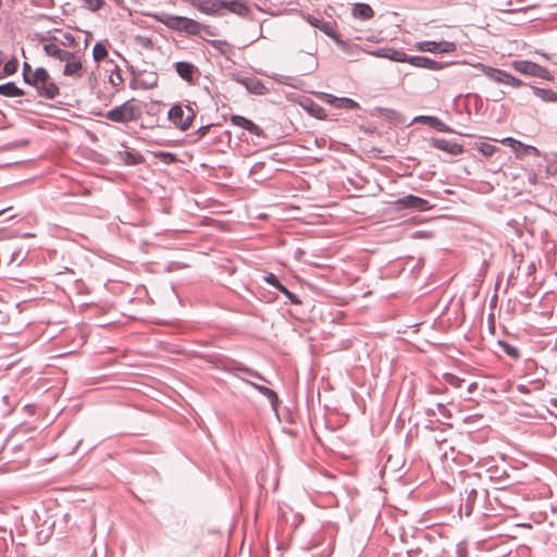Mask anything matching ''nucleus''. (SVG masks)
<instances>
[{"label": "nucleus", "mask_w": 557, "mask_h": 557, "mask_svg": "<svg viewBox=\"0 0 557 557\" xmlns=\"http://www.w3.org/2000/svg\"><path fill=\"white\" fill-rule=\"evenodd\" d=\"M143 14L152 17L153 20L162 23L172 30L185 33L191 36L199 35L201 29L203 28V25L201 23L185 16L152 12H147Z\"/></svg>", "instance_id": "f257e3e1"}, {"label": "nucleus", "mask_w": 557, "mask_h": 557, "mask_svg": "<svg viewBox=\"0 0 557 557\" xmlns=\"http://www.w3.org/2000/svg\"><path fill=\"white\" fill-rule=\"evenodd\" d=\"M141 115L143 108L140 103L131 99L107 111L103 116L111 122L126 124L138 121Z\"/></svg>", "instance_id": "f03ea898"}, {"label": "nucleus", "mask_w": 557, "mask_h": 557, "mask_svg": "<svg viewBox=\"0 0 557 557\" xmlns=\"http://www.w3.org/2000/svg\"><path fill=\"white\" fill-rule=\"evenodd\" d=\"M40 97L46 99H54L59 95L58 85L51 79L48 71L45 67H37L33 74L30 82Z\"/></svg>", "instance_id": "7ed1b4c3"}, {"label": "nucleus", "mask_w": 557, "mask_h": 557, "mask_svg": "<svg viewBox=\"0 0 557 557\" xmlns=\"http://www.w3.org/2000/svg\"><path fill=\"white\" fill-rule=\"evenodd\" d=\"M169 120L181 131H186L190 127L195 112L190 107L185 109L182 106H173L168 113Z\"/></svg>", "instance_id": "20e7f679"}, {"label": "nucleus", "mask_w": 557, "mask_h": 557, "mask_svg": "<svg viewBox=\"0 0 557 557\" xmlns=\"http://www.w3.org/2000/svg\"><path fill=\"white\" fill-rule=\"evenodd\" d=\"M475 66L480 69L486 77L496 83L510 85L512 87H520L522 85V82L519 78L512 76L510 73L504 70L491 67L482 63H479Z\"/></svg>", "instance_id": "39448f33"}, {"label": "nucleus", "mask_w": 557, "mask_h": 557, "mask_svg": "<svg viewBox=\"0 0 557 557\" xmlns=\"http://www.w3.org/2000/svg\"><path fill=\"white\" fill-rule=\"evenodd\" d=\"M511 66L513 70L521 74H527L548 81L553 79L547 69L528 60H515L511 62Z\"/></svg>", "instance_id": "423d86ee"}, {"label": "nucleus", "mask_w": 557, "mask_h": 557, "mask_svg": "<svg viewBox=\"0 0 557 557\" xmlns=\"http://www.w3.org/2000/svg\"><path fill=\"white\" fill-rule=\"evenodd\" d=\"M133 78L129 83L132 89H151L158 85V74L152 71H132Z\"/></svg>", "instance_id": "0eeeda50"}, {"label": "nucleus", "mask_w": 557, "mask_h": 557, "mask_svg": "<svg viewBox=\"0 0 557 557\" xmlns=\"http://www.w3.org/2000/svg\"><path fill=\"white\" fill-rule=\"evenodd\" d=\"M190 4L201 13L208 15L222 14L223 0H191Z\"/></svg>", "instance_id": "6e6552de"}, {"label": "nucleus", "mask_w": 557, "mask_h": 557, "mask_svg": "<svg viewBox=\"0 0 557 557\" xmlns=\"http://www.w3.org/2000/svg\"><path fill=\"white\" fill-rule=\"evenodd\" d=\"M408 63L420 69L440 71L449 65L448 62H440L423 55H409Z\"/></svg>", "instance_id": "1a4fd4ad"}, {"label": "nucleus", "mask_w": 557, "mask_h": 557, "mask_svg": "<svg viewBox=\"0 0 557 557\" xmlns=\"http://www.w3.org/2000/svg\"><path fill=\"white\" fill-rule=\"evenodd\" d=\"M369 53L371 55H374L377 58H384V59H388L394 62H401V63H405V62L408 63V59H409V55L405 51L397 50V49L389 48V47L379 48L376 50L370 51Z\"/></svg>", "instance_id": "9d476101"}, {"label": "nucleus", "mask_w": 557, "mask_h": 557, "mask_svg": "<svg viewBox=\"0 0 557 557\" xmlns=\"http://www.w3.org/2000/svg\"><path fill=\"white\" fill-rule=\"evenodd\" d=\"M317 96L322 101H324L329 104H332L336 108L356 109L359 107V104L350 98L335 97V96H333L331 94H326V92H317Z\"/></svg>", "instance_id": "9b49d317"}, {"label": "nucleus", "mask_w": 557, "mask_h": 557, "mask_svg": "<svg viewBox=\"0 0 557 557\" xmlns=\"http://www.w3.org/2000/svg\"><path fill=\"white\" fill-rule=\"evenodd\" d=\"M44 51L47 55L52 57L62 62H64L69 58H73V52L62 49L60 45L57 42V38H53L52 41L45 44Z\"/></svg>", "instance_id": "f8f14e48"}, {"label": "nucleus", "mask_w": 557, "mask_h": 557, "mask_svg": "<svg viewBox=\"0 0 557 557\" xmlns=\"http://www.w3.org/2000/svg\"><path fill=\"white\" fill-rule=\"evenodd\" d=\"M306 21L312 27L320 29L321 32H323L330 38L335 39L337 42H339V40L337 39V34L335 32V28H334V26H333V24L331 22H327V21H324V20H320V18H318L315 16H312V15H307L306 16Z\"/></svg>", "instance_id": "ddd939ff"}, {"label": "nucleus", "mask_w": 557, "mask_h": 557, "mask_svg": "<svg viewBox=\"0 0 557 557\" xmlns=\"http://www.w3.org/2000/svg\"><path fill=\"white\" fill-rule=\"evenodd\" d=\"M432 147L443 150L450 156H458L462 152L463 148L460 144L444 139V138H433L431 140Z\"/></svg>", "instance_id": "4468645a"}, {"label": "nucleus", "mask_w": 557, "mask_h": 557, "mask_svg": "<svg viewBox=\"0 0 557 557\" xmlns=\"http://www.w3.org/2000/svg\"><path fill=\"white\" fill-rule=\"evenodd\" d=\"M231 122L233 125L242 127L252 135H256L258 137L263 135V131L259 125L242 115H232Z\"/></svg>", "instance_id": "2eb2a0df"}, {"label": "nucleus", "mask_w": 557, "mask_h": 557, "mask_svg": "<svg viewBox=\"0 0 557 557\" xmlns=\"http://www.w3.org/2000/svg\"><path fill=\"white\" fill-rule=\"evenodd\" d=\"M65 65L63 69L64 76H71L75 78H81L83 76V64L78 57L73 53V58H69L64 61Z\"/></svg>", "instance_id": "dca6fc26"}, {"label": "nucleus", "mask_w": 557, "mask_h": 557, "mask_svg": "<svg viewBox=\"0 0 557 557\" xmlns=\"http://www.w3.org/2000/svg\"><path fill=\"white\" fill-rule=\"evenodd\" d=\"M238 82L246 87V89L255 95H264L268 92V88L264 86L262 81L255 76H245L238 79Z\"/></svg>", "instance_id": "f3484780"}, {"label": "nucleus", "mask_w": 557, "mask_h": 557, "mask_svg": "<svg viewBox=\"0 0 557 557\" xmlns=\"http://www.w3.org/2000/svg\"><path fill=\"white\" fill-rule=\"evenodd\" d=\"M174 67L178 76L189 83L193 82V77L197 73V67L190 62L178 61Z\"/></svg>", "instance_id": "a211bd4d"}, {"label": "nucleus", "mask_w": 557, "mask_h": 557, "mask_svg": "<svg viewBox=\"0 0 557 557\" xmlns=\"http://www.w3.org/2000/svg\"><path fill=\"white\" fill-rule=\"evenodd\" d=\"M223 10H227L239 16H246L249 8L244 0H223Z\"/></svg>", "instance_id": "6ab92c4d"}, {"label": "nucleus", "mask_w": 557, "mask_h": 557, "mask_svg": "<svg viewBox=\"0 0 557 557\" xmlns=\"http://www.w3.org/2000/svg\"><path fill=\"white\" fill-rule=\"evenodd\" d=\"M302 107L311 116L317 117L319 120H324L327 116L325 110L311 99H307L302 103Z\"/></svg>", "instance_id": "aec40b11"}, {"label": "nucleus", "mask_w": 557, "mask_h": 557, "mask_svg": "<svg viewBox=\"0 0 557 557\" xmlns=\"http://www.w3.org/2000/svg\"><path fill=\"white\" fill-rule=\"evenodd\" d=\"M532 92L535 97L540 98L544 102H557V92L550 88L532 86Z\"/></svg>", "instance_id": "412c9836"}, {"label": "nucleus", "mask_w": 557, "mask_h": 557, "mask_svg": "<svg viewBox=\"0 0 557 557\" xmlns=\"http://www.w3.org/2000/svg\"><path fill=\"white\" fill-rule=\"evenodd\" d=\"M398 203L406 208L425 209L428 201L413 195H408L398 200Z\"/></svg>", "instance_id": "4be33fe9"}, {"label": "nucleus", "mask_w": 557, "mask_h": 557, "mask_svg": "<svg viewBox=\"0 0 557 557\" xmlns=\"http://www.w3.org/2000/svg\"><path fill=\"white\" fill-rule=\"evenodd\" d=\"M0 95L4 97H22L25 95L24 90L17 87L13 82H8L0 85Z\"/></svg>", "instance_id": "5701e85b"}, {"label": "nucleus", "mask_w": 557, "mask_h": 557, "mask_svg": "<svg viewBox=\"0 0 557 557\" xmlns=\"http://www.w3.org/2000/svg\"><path fill=\"white\" fill-rule=\"evenodd\" d=\"M373 14L372 8L367 3H356L352 8V15L361 20H369Z\"/></svg>", "instance_id": "b1692460"}, {"label": "nucleus", "mask_w": 557, "mask_h": 557, "mask_svg": "<svg viewBox=\"0 0 557 557\" xmlns=\"http://www.w3.org/2000/svg\"><path fill=\"white\" fill-rule=\"evenodd\" d=\"M478 492L476 490L472 488L468 492L466 499L460 506V511H465V515L469 517L474 508V504L476 500Z\"/></svg>", "instance_id": "393cba45"}, {"label": "nucleus", "mask_w": 557, "mask_h": 557, "mask_svg": "<svg viewBox=\"0 0 557 557\" xmlns=\"http://www.w3.org/2000/svg\"><path fill=\"white\" fill-rule=\"evenodd\" d=\"M419 119H425V123L431 126L432 128H435L436 131L444 132V133H453V129L444 124L438 117L431 116V115H420Z\"/></svg>", "instance_id": "a878e982"}, {"label": "nucleus", "mask_w": 557, "mask_h": 557, "mask_svg": "<svg viewBox=\"0 0 557 557\" xmlns=\"http://www.w3.org/2000/svg\"><path fill=\"white\" fill-rule=\"evenodd\" d=\"M107 55H108L107 45L101 41L95 44V46L92 48V58H94L95 62L102 61Z\"/></svg>", "instance_id": "bb28decb"}, {"label": "nucleus", "mask_w": 557, "mask_h": 557, "mask_svg": "<svg viewBox=\"0 0 557 557\" xmlns=\"http://www.w3.org/2000/svg\"><path fill=\"white\" fill-rule=\"evenodd\" d=\"M437 44H438V41H431V40L419 41L416 44V48L422 52L437 53Z\"/></svg>", "instance_id": "cd10ccee"}, {"label": "nucleus", "mask_w": 557, "mask_h": 557, "mask_svg": "<svg viewBox=\"0 0 557 557\" xmlns=\"http://www.w3.org/2000/svg\"><path fill=\"white\" fill-rule=\"evenodd\" d=\"M513 150L520 157L528 156V154H534V156L540 154V151L537 148H535L533 146L524 145L523 143H521V147H516Z\"/></svg>", "instance_id": "c85d7f7f"}, {"label": "nucleus", "mask_w": 557, "mask_h": 557, "mask_svg": "<svg viewBox=\"0 0 557 557\" xmlns=\"http://www.w3.org/2000/svg\"><path fill=\"white\" fill-rule=\"evenodd\" d=\"M251 385H252L256 389H258L262 395H264L265 397H268V398L271 400V403H272V404H273L275 400H277V395H276V393H275L273 389H271V388H269V387H267V386H263V385H258V384H256V383H252Z\"/></svg>", "instance_id": "c756f323"}, {"label": "nucleus", "mask_w": 557, "mask_h": 557, "mask_svg": "<svg viewBox=\"0 0 557 557\" xmlns=\"http://www.w3.org/2000/svg\"><path fill=\"white\" fill-rule=\"evenodd\" d=\"M456 44L453 41H438L437 53H450L456 51Z\"/></svg>", "instance_id": "7c9ffc66"}, {"label": "nucleus", "mask_w": 557, "mask_h": 557, "mask_svg": "<svg viewBox=\"0 0 557 557\" xmlns=\"http://www.w3.org/2000/svg\"><path fill=\"white\" fill-rule=\"evenodd\" d=\"M499 346L502 347V350L510 356L511 358H519V351L516 347H513L512 345L508 344L507 342H498Z\"/></svg>", "instance_id": "2f4dec72"}, {"label": "nucleus", "mask_w": 557, "mask_h": 557, "mask_svg": "<svg viewBox=\"0 0 557 557\" xmlns=\"http://www.w3.org/2000/svg\"><path fill=\"white\" fill-rule=\"evenodd\" d=\"M18 67V62L16 59H11L4 63L3 71L7 75H13L16 73Z\"/></svg>", "instance_id": "473e14b6"}, {"label": "nucleus", "mask_w": 557, "mask_h": 557, "mask_svg": "<svg viewBox=\"0 0 557 557\" xmlns=\"http://www.w3.org/2000/svg\"><path fill=\"white\" fill-rule=\"evenodd\" d=\"M109 83L114 87H117L123 83L121 71L117 67L109 76Z\"/></svg>", "instance_id": "72a5a7b5"}, {"label": "nucleus", "mask_w": 557, "mask_h": 557, "mask_svg": "<svg viewBox=\"0 0 557 557\" xmlns=\"http://www.w3.org/2000/svg\"><path fill=\"white\" fill-rule=\"evenodd\" d=\"M84 7L90 11H98L103 5V0H83Z\"/></svg>", "instance_id": "f704fd0d"}, {"label": "nucleus", "mask_w": 557, "mask_h": 557, "mask_svg": "<svg viewBox=\"0 0 557 557\" xmlns=\"http://www.w3.org/2000/svg\"><path fill=\"white\" fill-rule=\"evenodd\" d=\"M156 157L159 158L162 162L170 164L175 161V156L168 151H160L156 153Z\"/></svg>", "instance_id": "c9c22d12"}, {"label": "nucleus", "mask_w": 557, "mask_h": 557, "mask_svg": "<svg viewBox=\"0 0 557 557\" xmlns=\"http://www.w3.org/2000/svg\"><path fill=\"white\" fill-rule=\"evenodd\" d=\"M212 46L215 49H218L219 51H221L223 54H226L227 52L231 51V46L226 41H223V40H213Z\"/></svg>", "instance_id": "e433bc0d"}, {"label": "nucleus", "mask_w": 557, "mask_h": 557, "mask_svg": "<svg viewBox=\"0 0 557 557\" xmlns=\"http://www.w3.org/2000/svg\"><path fill=\"white\" fill-rule=\"evenodd\" d=\"M23 79L26 84H30L32 79H33V72H32V66L27 63V62H24L23 64Z\"/></svg>", "instance_id": "4c0bfd02"}, {"label": "nucleus", "mask_w": 557, "mask_h": 557, "mask_svg": "<svg viewBox=\"0 0 557 557\" xmlns=\"http://www.w3.org/2000/svg\"><path fill=\"white\" fill-rule=\"evenodd\" d=\"M446 382L454 387H460L463 380L454 374H446Z\"/></svg>", "instance_id": "58836bf2"}, {"label": "nucleus", "mask_w": 557, "mask_h": 557, "mask_svg": "<svg viewBox=\"0 0 557 557\" xmlns=\"http://www.w3.org/2000/svg\"><path fill=\"white\" fill-rule=\"evenodd\" d=\"M496 148L492 145H488V144H482L481 148H480V151L486 156V157H491L493 156V153L495 152Z\"/></svg>", "instance_id": "ea45409f"}, {"label": "nucleus", "mask_w": 557, "mask_h": 557, "mask_svg": "<svg viewBox=\"0 0 557 557\" xmlns=\"http://www.w3.org/2000/svg\"><path fill=\"white\" fill-rule=\"evenodd\" d=\"M502 144L507 145V146L511 147L512 149H515L516 147H521V141H519L512 137H506V138L502 139Z\"/></svg>", "instance_id": "a19ab883"}, {"label": "nucleus", "mask_w": 557, "mask_h": 557, "mask_svg": "<svg viewBox=\"0 0 557 557\" xmlns=\"http://www.w3.org/2000/svg\"><path fill=\"white\" fill-rule=\"evenodd\" d=\"M264 281L267 283H269L270 285H272L273 287H276V285H278L281 282L277 280V277L273 274V273H269L265 277H264Z\"/></svg>", "instance_id": "79ce46f5"}, {"label": "nucleus", "mask_w": 557, "mask_h": 557, "mask_svg": "<svg viewBox=\"0 0 557 557\" xmlns=\"http://www.w3.org/2000/svg\"><path fill=\"white\" fill-rule=\"evenodd\" d=\"M127 164H136L138 163V158L132 154L131 152H125V158Z\"/></svg>", "instance_id": "37998d69"}, {"label": "nucleus", "mask_w": 557, "mask_h": 557, "mask_svg": "<svg viewBox=\"0 0 557 557\" xmlns=\"http://www.w3.org/2000/svg\"><path fill=\"white\" fill-rule=\"evenodd\" d=\"M285 296L289 299V301L292 304H295V305H299L300 304L299 298L294 293H292L290 290H288L287 294H285Z\"/></svg>", "instance_id": "c03bdc74"}, {"label": "nucleus", "mask_w": 557, "mask_h": 557, "mask_svg": "<svg viewBox=\"0 0 557 557\" xmlns=\"http://www.w3.org/2000/svg\"><path fill=\"white\" fill-rule=\"evenodd\" d=\"M210 128V125H206V126H201L197 129V134L200 136V137H203L208 131Z\"/></svg>", "instance_id": "a18cd8bd"}, {"label": "nucleus", "mask_w": 557, "mask_h": 557, "mask_svg": "<svg viewBox=\"0 0 557 557\" xmlns=\"http://www.w3.org/2000/svg\"><path fill=\"white\" fill-rule=\"evenodd\" d=\"M517 389H518L520 393H522V394H527V393H529V392H530V391H529V388H528V386H527V385H524V384H519V385L517 386Z\"/></svg>", "instance_id": "49530a36"}, {"label": "nucleus", "mask_w": 557, "mask_h": 557, "mask_svg": "<svg viewBox=\"0 0 557 557\" xmlns=\"http://www.w3.org/2000/svg\"><path fill=\"white\" fill-rule=\"evenodd\" d=\"M478 388V384L475 382L471 383L469 386H468V393L469 394H472L476 391Z\"/></svg>", "instance_id": "de8ad7c7"}, {"label": "nucleus", "mask_w": 557, "mask_h": 557, "mask_svg": "<svg viewBox=\"0 0 557 557\" xmlns=\"http://www.w3.org/2000/svg\"><path fill=\"white\" fill-rule=\"evenodd\" d=\"M64 38H65V39H66V41H69V44H71V45H72V44H74V41H75L74 36H73L72 34H69V33H66V34L64 35Z\"/></svg>", "instance_id": "09e8293b"}, {"label": "nucleus", "mask_w": 557, "mask_h": 557, "mask_svg": "<svg viewBox=\"0 0 557 557\" xmlns=\"http://www.w3.org/2000/svg\"><path fill=\"white\" fill-rule=\"evenodd\" d=\"M275 288L278 289L281 293H283L284 295L287 294V292H288V289L281 283L278 285H276Z\"/></svg>", "instance_id": "8fccbe9b"}, {"label": "nucleus", "mask_w": 557, "mask_h": 557, "mask_svg": "<svg viewBox=\"0 0 557 557\" xmlns=\"http://www.w3.org/2000/svg\"><path fill=\"white\" fill-rule=\"evenodd\" d=\"M247 372H248L251 376H253V377H258V379H260V380H264V379H263L261 375H259L257 372L248 371V370H247Z\"/></svg>", "instance_id": "3c124183"}, {"label": "nucleus", "mask_w": 557, "mask_h": 557, "mask_svg": "<svg viewBox=\"0 0 557 557\" xmlns=\"http://www.w3.org/2000/svg\"><path fill=\"white\" fill-rule=\"evenodd\" d=\"M413 122H424L425 123V119H419V116H417L413 119Z\"/></svg>", "instance_id": "603ef678"}, {"label": "nucleus", "mask_w": 557, "mask_h": 557, "mask_svg": "<svg viewBox=\"0 0 557 557\" xmlns=\"http://www.w3.org/2000/svg\"><path fill=\"white\" fill-rule=\"evenodd\" d=\"M116 4L122 3L123 0H113Z\"/></svg>", "instance_id": "864d4df0"}, {"label": "nucleus", "mask_w": 557, "mask_h": 557, "mask_svg": "<svg viewBox=\"0 0 557 557\" xmlns=\"http://www.w3.org/2000/svg\"><path fill=\"white\" fill-rule=\"evenodd\" d=\"M438 408L440 409H444V405L443 404H438Z\"/></svg>", "instance_id": "5fc2aeb1"}]
</instances>
